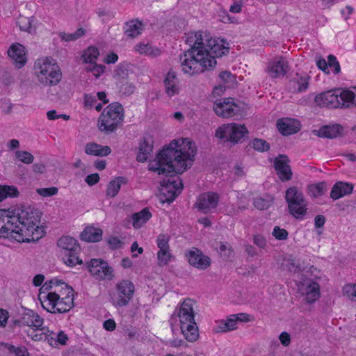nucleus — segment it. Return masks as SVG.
Returning <instances> with one entry per match:
<instances>
[{"label": "nucleus", "instance_id": "3c124183", "mask_svg": "<svg viewBox=\"0 0 356 356\" xmlns=\"http://www.w3.org/2000/svg\"><path fill=\"white\" fill-rule=\"evenodd\" d=\"M87 70L92 72L93 75L98 78L102 73L104 72L105 66L103 65H97L95 63L90 64L87 67Z\"/></svg>", "mask_w": 356, "mask_h": 356}, {"label": "nucleus", "instance_id": "de8ad7c7", "mask_svg": "<svg viewBox=\"0 0 356 356\" xmlns=\"http://www.w3.org/2000/svg\"><path fill=\"white\" fill-rule=\"evenodd\" d=\"M17 158L24 163L30 164L33 163L34 157L29 152L26 151H17L16 153Z\"/></svg>", "mask_w": 356, "mask_h": 356}, {"label": "nucleus", "instance_id": "9b49d317", "mask_svg": "<svg viewBox=\"0 0 356 356\" xmlns=\"http://www.w3.org/2000/svg\"><path fill=\"white\" fill-rule=\"evenodd\" d=\"M135 286L128 280H122L115 284V291L111 295V302L115 307L127 306L132 299Z\"/></svg>", "mask_w": 356, "mask_h": 356}, {"label": "nucleus", "instance_id": "dca6fc26", "mask_svg": "<svg viewBox=\"0 0 356 356\" xmlns=\"http://www.w3.org/2000/svg\"><path fill=\"white\" fill-rule=\"evenodd\" d=\"M20 323L23 325L33 328L34 330H42L44 332H50L47 327L43 326V318L33 310L26 312L23 314Z\"/></svg>", "mask_w": 356, "mask_h": 356}, {"label": "nucleus", "instance_id": "473e14b6", "mask_svg": "<svg viewBox=\"0 0 356 356\" xmlns=\"http://www.w3.org/2000/svg\"><path fill=\"white\" fill-rule=\"evenodd\" d=\"M237 321L234 314L230 315L225 321H221L216 328L217 332H228L237 328Z\"/></svg>", "mask_w": 356, "mask_h": 356}, {"label": "nucleus", "instance_id": "49530a36", "mask_svg": "<svg viewBox=\"0 0 356 356\" xmlns=\"http://www.w3.org/2000/svg\"><path fill=\"white\" fill-rule=\"evenodd\" d=\"M252 147L257 151L266 152L269 149V144L263 139L255 138L252 141Z\"/></svg>", "mask_w": 356, "mask_h": 356}, {"label": "nucleus", "instance_id": "7c9ffc66", "mask_svg": "<svg viewBox=\"0 0 356 356\" xmlns=\"http://www.w3.org/2000/svg\"><path fill=\"white\" fill-rule=\"evenodd\" d=\"M126 181V179L123 177H118L114 180L111 181L107 186L106 195L110 197L116 196L121 188V185L125 184Z\"/></svg>", "mask_w": 356, "mask_h": 356}, {"label": "nucleus", "instance_id": "0eeeda50", "mask_svg": "<svg viewBox=\"0 0 356 356\" xmlns=\"http://www.w3.org/2000/svg\"><path fill=\"white\" fill-rule=\"evenodd\" d=\"M124 119V108L118 102L110 104L104 110L98 120V127L102 131H114Z\"/></svg>", "mask_w": 356, "mask_h": 356}, {"label": "nucleus", "instance_id": "0e129e2a", "mask_svg": "<svg viewBox=\"0 0 356 356\" xmlns=\"http://www.w3.org/2000/svg\"><path fill=\"white\" fill-rule=\"evenodd\" d=\"M286 265L287 268L290 271L296 272L297 270H298L300 268L299 265L296 263V261L293 259H288Z\"/></svg>", "mask_w": 356, "mask_h": 356}, {"label": "nucleus", "instance_id": "f704fd0d", "mask_svg": "<svg viewBox=\"0 0 356 356\" xmlns=\"http://www.w3.org/2000/svg\"><path fill=\"white\" fill-rule=\"evenodd\" d=\"M142 23L138 20H132L126 24L125 33L128 37L135 38L140 34Z\"/></svg>", "mask_w": 356, "mask_h": 356}, {"label": "nucleus", "instance_id": "4c0bfd02", "mask_svg": "<svg viewBox=\"0 0 356 356\" xmlns=\"http://www.w3.org/2000/svg\"><path fill=\"white\" fill-rule=\"evenodd\" d=\"M99 54V53L97 48L89 47L86 50H85L83 54V60L86 63H89L90 64L94 63H95Z\"/></svg>", "mask_w": 356, "mask_h": 356}, {"label": "nucleus", "instance_id": "bf43d9fd", "mask_svg": "<svg viewBox=\"0 0 356 356\" xmlns=\"http://www.w3.org/2000/svg\"><path fill=\"white\" fill-rule=\"evenodd\" d=\"M97 99L95 96L90 94L84 95V106L86 108H92Z\"/></svg>", "mask_w": 356, "mask_h": 356}, {"label": "nucleus", "instance_id": "a878e982", "mask_svg": "<svg viewBox=\"0 0 356 356\" xmlns=\"http://www.w3.org/2000/svg\"><path fill=\"white\" fill-rule=\"evenodd\" d=\"M152 143V139L150 138H145L140 142L139 152L136 157L138 161L145 162L147 160L153 149Z\"/></svg>", "mask_w": 356, "mask_h": 356}, {"label": "nucleus", "instance_id": "052dcab7", "mask_svg": "<svg viewBox=\"0 0 356 356\" xmlns=\"http://www.w3.org/2000/svg\"><path fill=\"white\" fill-rule=\"evenodd\" d=\"M9 313L6 309H0V327H4L7 324Z\"/></svg>", "mask_w": 356, "mask_h": 356}, {"label": "nucleus", "instance_id": "a211bd4d", "mask_svg": "<svg viewBox=\"0 0 356 356\" xmlns=\"http://www.w3.org/2000/svg\"><path fill=\"white\" fill-rule=\"evenodd\" d=\"M289 160L286 155L280 154L275 159L274 165L277 175L283 181L292 177V172L289 165Z\"/></svg>", "mask_w": 356, "mask_h": 356}, {"label": "nucleus", "instance_id": "ddd939ff", "mask_svg": "<svg viewBox=\"0 0 356 356\" xmlns=\"http://www.w3.org/2000/svg\"><path fill=\"white\" fill-rule=\"evenodd\" d=\"M298 293L305 296L308 304H312L320 298L319 284L309 279L305 280L298 286Z\"/></svg>", "mask_w": 356, "mask_h": 356}, {"label": "nucleus", "instance_id": "e433bc0d", "mask_svg": "<svg viewBox=\"0 0 356 356\" xmlns=\"http://www.w3.org/2000/svg\"><path fill=\"white\" fill-rule=\"evenodd\" d=\"M43 333L47 335V340L51 346L56 345L57 343L64 346L66 345L68 341V337L63 331H60L55 337L53 336L49 337V335L47 334V332Z\"/></svg>", "mask_w": 356, "mask_h": 356}, {"label": "nucleus", "instance_id": "774afa93", "mask_svg": "<svg viewBox=\"0 0 356 356\" xmlns=\"http://www.w3.org/2000/svg\"><path fill=\"white\" fill-rule=\"evenodd\" d=\"M108 244L111 248L116 249L121 246L122 242L118 238L113 237L108 240Z\"/></svg>", "mask_w": 356, "mask_h": 356}, {"label": "nucleus", "instance_id": "09e8293b", "mask_svg": "<svg viewBox=\"0 0 356 356\" xmlns=\"http://www.w3.org/2000/svg\"><path fill=\"white\" fill-rule=\"evenodd\" d=\"M328 58V70H331L334 74H337L341 72V67L337 58L333 55H330Z\"/></svg>", "mask_w": 356, "mask_h": 356}, {"label": "nucleus", "instance_id": "423d86ee", "mask_svg": "<svg viewBox=\"0 0 356 356\" xmlns=\"http://www.w3.org/2000/svg\"><path fill=\"white\" fill-rule=\"evenodd\" d=\"M35 75L44 86H55L61 79V72L58 64L53 59L46 57L38 59L34 65Z\"/></svg>", "mask_w": 356, "mask_h": 356}, {"label": "nucleus", "instance_id": "6ab92c4d", "mask_svg": "<svg viewBox=\"0 0 356 356\" xmlns=\"http://www.w3.org/2000/svg\"><path fill=\"white\" fill-rule=\"evenodd\" d=\"M314 102L318 106L321 107L329 106L339 108V106H340L337 89L317 95L315 97Z\"/></svg>", "mask_w": 356, "mask_h": 356}, {"label": "nucleus", "instance_id": "f8f14e48", "mask_svg": "<svg viewBox=\"0 0 356 356\" xmlns=\"http://www.w3.org/2000/svg\"><path fill=\"white\" fill-rule=\"evenodd\" d=\"M88 268L90 273L99 280H111L114 277L113 268L102 259H91L88 262Z\"/></svg>", "mask_w": 356, "mask_h": 356}, {"label": "nucleus", "instance_id": "72a5a7b5", "mask_svg": "<svg viewBox=\"0 0 356 356\" xmlns=\"http://www.w3.org/2000/svg\"><path fill=\"white\" fill-rule=\"evenodd\" d=\"M135 50L140 54H145L153 57L158 56L161 54V51L159 49L153 47L149 44H138L135 47Z\"/></svg>", "mask_w": 356, "mask_h": 356}, {"label": "nucleus", "instance_id": "aec40b11", "mask_svg": "<svg viewBox=\"0 0 356 356\" xmlns=\"http://www.w3.org/2000/svg\"><path fill=\"white\" fill-rule=\"evenodd\" d=\"M340 106L339 108L356 106V86L349 88H337Z\"/></svg>", "mask_w": 356, "mask_h": 356}, {"label": "nucleus", "instance_id": "f03ea898", "mask_svg": "<svg viewBox=\"0 0 356 356\" xmlns=\"http://www.w3.org/2000/svg\"><path fill=\"white\" fill-rule=\"evenodd\" d=\"M185 38L191 47L180 55L179 63L181 72L190 76L214 70L216 58L228 52L226 40L213 38L207 31H191Z\"/></svg>", "mask_w": 356, "mask_h": 356}, {"label": "nucleus", "instance_id": "1a4fd4ad", "mask_svg": "<svg viewBox=\"0 0 356 356\" xmlns=\"http://www.w3.org/2000/svg\"><path fill=\"white\" fill-rule=\"evenodd\" d=\"M58 245L61 249L60 254L66 265L72 267L82 263L78 257L80 247L76 239L70 236H63L58 241Z\"/></svg>", "mask_w": 356, "mask_h": 356}, {"label": "nucleus", "instance_id": "f257e3e1", "mask_svg": "<svg viewBox=\"0 0 356 356\" xmlns=\"http://www.w3.org/2000/svg\"><path fill=\"white\" fill-rule=\"evenodd\" d=\"M195 153V143L188 138H181L173 140L149 161V170L169 177L161 181L160 192L165 197L163 201L172 202L180 194L183 184L175 174L182 173L192 165Z\"/></svg>", "mask_w": 356, "mask_h": 356}, {"label": "nucleus", "instance_id": "13d9d810", "mask_svg": "<svg viewBox=\"0 0 356 356\" xmlns=\"http://www.w3.org/2000/svg\"><path fill=\"white\" fill-rule=\"evenodd\" d=\"M317 67L324 72L325 73L329 74L330 73V70H328V60L326 61L324 58H319L316 60Z\"/></svg>", "mask_w": 356, "mask_h": 356}, {"label": "nucleus", "instance_id": "6e6d98bb", "mask_svg": "<svg viewBox=\"0 0 356 356\" xmlns=\"http://www.w3.org/2000/svg\"><path fill=\"white\" fill-rule=\"evenodd\" d=\"M237 322L248 323L254 321V317L246 313H238L234 314Z\"/></svg>", "mask_w": 356, "mask_h": 356}, {"label": "nucleus", "instance_id": "69168bd1", "mask_svg": "<svg viewBox=\"0 0 356 356\" xmlns=\"http://www.w3.org/2000/svg\"><path fill=\"white\" fill-rule=\"evenodd\" d=\"M103 326L108 331H113L115 329L116 324L113 319H108L104 322Z\"/></svg>", "mask_w": 356, "mask_h": 356}, {"label": "nucleus", "instance_id": "79ce46f5", "mask_svg": "<svg viewBox=\"0 0 356 356\" xmlns=\"http://www.w3.org/2000/svg\"><path fill=\"white\" fill-rule=\"evenodd\" d=\"M172 255L170 252V249H160L157 252L158 264L160 266H163L168 264Z\"/></svg>", "mask_w": 356, "mask_h": 356}, {"label": "nucleus", "instance_id": "8fccbe9b", "mask_svg": "<svg viewBox=\"0 0 356 356\" xmlns=\"http://www.w3.org/2000/svg\"><path fill=\"white\" fill-rule=\"evenodd\" d=\"M272 235L277 240H286L288 238L289 233L285 229L275 226L273 228Z\"/></svg>", "mask_w": 356, "mask_h": 356}, {"label": "nucleus", "instance_id": "393cba45", "mask_svg": "<svg viewBox=\"0 0 356 356\" xmlns=\"http://www.w3.org/2000/svg\"><path fill=\"white\" fill-rule=\"evenodd\" d=\"M353 191V184L343 181H337L332 188L330 192V198L334 200H337L345 195L352 193Z\"/></svg>", "mask_w": 356, "mask_h": 356}, {"label": "nucleus", "instance_id": "c756f323", "mask_svg": "<svg viewBox=\"0 0 356 356\" xmlns=\"http://www.w3.org/2000/svg\"><path fill=\"white\" fill-rule=\"evenodd\" d=\"M343 130V127L337 124L325 126L319 130V136L328 138H334L341 136Z\"/></svg>", "mask_w": 356, "mask_h": 356}, {"label": "nucleus", "instance_id": "7ed1b4c3", "mask_svg": "<svg viewBox=\"0 0 356 356\" xmlns=\"http://www.w3.org/2000/svg\"><path fill=\"white\" fill-rule=\"evenodd\" d=\"M10 220L1 231L3 236H11L17 242L35 241L42 237L44 229L40 226V214L31 207L10 210Z\"/></svg>", "mask_w": 356, "mask_h": 356}, {"label": "nucleus", "instance_id": "5fc2aeb1", "mask_svg": "<svg viewBox=\"0 0 356 356\" xmlns=\"http://www.w3.org/2000/svg\"><path fill=\"white\" fill-rule=\"evenodd\" d=\"M58 188L50 187V188H38L37 193L43 197H51L58 193Z\"/></svg>", "mask_w": 356, "mask_h": 356}, {"label": "nucleus", "instance_id": "20e7f679", "mask_svg": "<svg viewBox=\"0 0 356 356\" xmlns=\"http://www.w3.org/2000/svg\"><path fill=\"white\" fill-rule=\"evenodd\" d=\"M51 284H55L56 287L61 284L64 285L65 293L58 294V291H50L46 293L40 291L38 296L39 300L42 307L47 312L54 314H62L70 311L74 307V290L64 282L58 280H51Z\"/></svg>", "mask_w": 356, "mask_h": 356}, {"label": "nucleus", "instance_id": "c85d7f7f", "mask_svg": "<svg viewBox=\"0 0 356 356\" xmlns=\"http://www.w3.org/2000/svg\"><path fill=\"white\" fill-rule=\"evenodd\" d=\"M152 217L148 208H144L140 212L135 213L132 215V225L135 229L140 228L145 224Z\"/></svg>", "mask_w": 356, "mask_h": 356}, {"label": "nucleus", "instance_id": "680f3d73", "mask_svg": "<svg viewBox=\"0 0 356 356\" xmlns=\"http://www.w3.org/2000/svg\"><path fill=\"white\" fill-rule=\"evenodd\" d=\"M99 181V176L97 173H93V174L89 175L85 179V181L89 186H93V185L96 184Z\"/></svg>", "mask_w": 356, "mask_h": 356}, {"label": "nucleus", "instance_id": "2eb2a0df", "mask_svg": "<svg viewBox=\"0 0 356 356\" xmlns=\"http://www.w3.org/2000/svg\"><path fill=\"white\" fill-rule=\"evenodd\" d=\"M219 202V196L213 192L201 194L195 203L197 208L204 213H207L214 209Z\"/></svg>", "mask_w": 356, "mask_h": 356}, {"label": "nucleus", "instance_id": "9d476101", "mask_svg": "<svg viewBox=\"0 0 356 356\" xmlns=\"http://www.w3.org/2000/svg\"><path fill=\"white\" fill-rule=\"evenodd\" d=\"M248 133V129L244 124L229 123L219 127L216 131L215 136L225 142L237 144L241 142Z\"/></svg>", "mask_w": 356, "mask_h": 356}, {"label": "nucleus", "instance_id": "4d7b16f0", "mask_svg": "<svg viewBox=\"0 0 356 356\" xmlns=\"http://www.w3.org/2000/svg\"><path fill=\"white\" fill-rule=\"evenodd\" d=\"M253 243L260 248H264L266 246V239L264 236L260 234L254 236Z\"/></svg>", "mask_w": 356, "mask_h": 356}, {"label": "nucleus", "instance_id": "f3484780", "mask_svg": "<svg viewBox=\"0 0 356 356\" xmlns=\"http://www.w3.org/2000/svg\"><path fill=\"white\" fill-rule=\"evenodd\" d=\"M188 263L198 268L206 269L211 264V259L209 257L204 255L203 253L196 248H193L186 253Z\"/></svg>", "mask_w": 356, "mask_h": 356}, {"label": "nucleus", "instance_id": "37998d69", "mask_svg": "<svg viewBox=\"0 0 356 356\" xmlns=\"http://www.w3.org/2000/svg\"><path fill=\"white\" fill-rule=\"evenodd\" d=\"M120 92L124 95H130L135 91L134 84L127 80H122L120 83Z\"/></svg>", "mask_w": 356, "mask_h": 356}, {"label": "nucleus", "instance_id": "4be33fe9", "mask_svg": "<svg viewBox=\"0 0 356 356\" xmlns=\"http://www.w3.org/2000/svg\"><path fill=\"white\" fill-rule=\"evenodd\" d=\"M8 54L14 60L15 65L18 68L22 67L26 63L25 48L19 43L13 44L9 48Z\"/></svg>", "mask_w": 356, "mask_h": 356}, {"label": "nucleus", "instance_id": "e2e57ef3", "mask_svg": "<svg viewBox=\"0 0 356 356\" xmlns=\"http://www.w3.org/2000/svg\"><path fill=\"white\" fill-rule=\"evenodd\" d=\"M279 339L281 343L284 346H289L291 342V337L289 334L286 332H283L280 334Z\"/></svg>", "mask_w": 356, "mask_h": 356}, {"label": "nucleus", "instance_id": "cd10ccee", "mask_svg": "<svg viewBox=\"0 0 356 356\" xmlns=\"http://www.w3.org/2000/svg\"><path fill=\"white\" fill-rule=\"evenodd\" d=\"M103 232L99 228L88 227L81 234V240L87 242H98L102 238Z\"/></svg>", "mask_w": 356, "mask_h": 356}, {"label": "nucleus", "instance_id": "338daca9", "mask_svg": "<svg viewBox=\"0 0 356 356\" xmlns=\"http://www.w3.org/2000/svg\"><path fill=\"white\" fill-rule=\"evenodd\" d=\"M325 222V218L322 215H318L314 218V225L316 228L322 227Z\"/></svg>", "mask_w": 356, "mask_h": 356}, {"label": "nucleus", "instance_id": "a19ab883", "mask_svg": "<svg viewBox=\"0 0 356 356\" xmlns=\"http://www.w3.org/2000/svg\"><path fill=\"white\" fill-rule=\"evenodd\" d=\"M343 295L356 302V284H346L342 289Z\"/></svg>", "mask_w": 356, "mask_h": 356}, {"label": "nucleus", "instance_id": "58836bf2", "mask_svg": "<svg viewBox=\"0 0 356 356\" xmlns=\"http://www.w3.org/2000/svg\"><path fill=\"white\" fill-rule=\"evenodd\" d=\"M18 195L17 189L14 186H0V202L8 197H16Z\"/></svg>", "mask_w": 356, "mask_h": 356}, {"label": "nucleus", "instance_id": "4468645a", "mask_svg": "<svg viewBox=\"0 0 356 356\" xmlns=\"http://www.w3.org/2000/svg\"><path fill=\"white\" fill-rule=\"evenodd\" d=\"M216 114L222 118H230L239 111V107L232 98H225L217 100L213 104Z\"/></svg>", "mask_w": 356, "mask_h": 356}, {"label": "nucleus", "instance_id": "ea45409f", "mask_svg": "<svg viewBox=\"0 0 356 356\" xmlns=\"http://www.w3.org/2000/svg\"><path fill=\"white\" fill-rule=\"evenodd\" d=\"M85 34V30L82 28H79L74 33H60L59 34L60 38L66 42L74 41Z\"/></svg>", "mask_w": 356, "mask_h": 356}, {"label": "nucleus", "instance_id": "39448f33", "mask_svg": "<svg viewBox=\"0 0 356 356\" xmlns=\"http://www.w3.org/2000/svg\"><path fill=\"white\" fill-rule=\"evenodd\" d=\"M195 302L190 298L184 300L180 305L178 312L172 315V321H179V327L185 339L190 342L195 341L199 337V330L195 321L194 305Z\"/></svg>", "mask_w": 356, "mask_h": 356}, {"label": "nucleus", "instance_id": "c03bdc74", "mask_svg": "<svg viewBox=\"0 0 356 356\" xmlns=\"http://www.w3.org/2000/svg\"><path fill=\"white\" fill-rule=\"evenodd\" d=\"M219 253L223 259H229L234 257V251L232 246L227 243H221L219 247Z\"/></svg>", "mask_w": 356, "mask_h": 356}, {"label": "nucleus", "instance_id": "2f4dec72", "mask_svg": "<svg viewBox=\"0 0 356 356\" xmlns=\"http://www.w3.org/2000/svg\"><path fill=\"white\" fill-rule=\"evenodd\" d=\"M309 79V76L307 75L299 76L296 74V76L291 81V83L293 85L295 90L298 92H302L308 88Z\"/></svg>", "mask_w": 356, "mask_h": 356}, {"label": "nucleus", "instance_id": "6e6552de", "mask_svg": "<svg viewBox=\"0 0 356 356\" xmlns=\"http://www.w3.org/2000/svg\"><path fill=\"white\" fill-rule=\"evenodd\" d=\"M289 213L296 219H303L307 213L308 202L301 189L297 186L289 188L285 194Z\"/></svg>", "mask_w": 356, "mask_h": 356}, {"label": "nucleus", "instance_id": "bb28decb", "mask_svg": "<svg viewBox=\"0 0 356 356\" xmlns=\"http://www.w3.org/2000/svg\"><path fill=\"white\" fill-rule=\"evenodd\" d=\"M85 152L89 155L105 156L111 152V149L108 146H102L95 143H90L86 144Z\"/></svg>", "mask_w": 356, "mask_h": 356}, {"label": "nucleus", "instance_id": "a18cd8bd", "mask_svg": "<svg viewBox=\"0 0 356 356\" xmlns=\"http://www.w3.org/2000/svg\"><path fill=\"white\" fill-rule=\"evenodd\" d=\"M20 30L31 33L32 31V20L26 17H20L17 22Z\"/></svg>", "mask_w": 356, "mask_h": 356}, {"label": "nucleus", "instance_id": "412c9836", "mask_svg": "<svg viewBox=\"0 0 356 356\" xmlns=\"http://www.w3.org/2000/svg\"><path fill=\"white\" fill-rule=\"evenodd\" d=\"M288 70V63L283 57L275 58L269 63L267 67V72L273 78L284 76L287 73Z\"/></svg>", "mask_w": 356, "mask_h": 356}, {"label": "nucleus", "instance_id": "c9c22d12", "mask_svg": "<svg viewBox=\"0 0 356 356\" xmlns=\"http://www.w3.org/2000/svg\"><path fill=\"white\" fill-rule=\"evenodd\" d=\"M326 183L324 181L312 184L308 187V193L309 194L314 197H317L323 195L326 191Z\"/></svg>", "mask_w": 356, "mask_h": 356}, {"label": "nucleus", "instance_id": "b1692460", "mask_svg": "<svg viewBox=\"0 0 356 356\" xmlns=\"http://www.w3.org/2000/svg\"><path fill=\"white\" fill-rule=\"evenodd\" d=\"M164 86L165 92L170 97L179 92V81L174 72L170 71L168 72L164 80Z\"/></svg>", "mask_w": 356, "mask_h": 356}, {"label": "nucleus", "instance_id": "5701e85b", "mask_svg": "<svg viewBox=\"0 0 356 356\" xmlns=\"http://www.w3.org/2000/svg\"><path fill=\"white\" fill-rule=\"evenodd\" d=\"M277 127L282 135L288 136L297 133L300 130V124L295 120L284 118L277 121Z\"/></svg>", "mask_w": 356, "mask_h": 356}, {"label": "nucleus", "instance_id": "603ef678", "mask_svg": "<svg viewBox=\"0 0 356 356\" xmlns=\"http://www.w3.org/2000/svg\"><path fill=\"white\" fill-rule=\"evenodd\" d=\"M270 204L271 202L270 200L262 197H257L254 200V207L259 210L267 209Z\"/></svg>", "mask_w": 356, "mask_h": 356}, {"label": "nucleus", "instance_id": "864d4df0", "mask_svg": "<svg viewBox=\"0 0 356 356\" xmlns=\"http://www.w3.org/2000/svg\"><path fill=\"white\" fill-rule=\"evenodd\" d=\"M169 239L170 237L168 235L165 234H160L159 235L157 239H156V244L158 248L160 249H170L169 246Z\"/></svg>", "mask_w": 356, "mask_h": 356}]
</instances>
